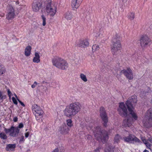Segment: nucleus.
Wrapping results in <instances>:
<instances>
[{
    "mask_svg": "<svg viewBox=\"0 0 152 152\" xmlns=\"http://www.w3.org/2000/svg\"><path fill=\"white\" fill-rule=\"evenodd\" d=\"M81 105L80 103L75 102L67 107L64 110V114L69 117L75 115L81 109Z\"/></svg>",
    "mask_w": 152,
    "mask_h": 152,
    "instance_id": "f257e3e1",
    "label": "nucleus"
},
{
    "mask_svg": "<svg viewBox=\"0 0 152 152\" xmlns=\"http://www.w3.org/2000/svg\"><path fill=\"white\" fill-rule=\"evenodd\" d=\"M93 132L95 137L99 142L104 143L108 139L107 132L105 130H102L99 126L95 128Z\"/></svg>",
    "mask_w": 152,
    "mask_h": 152,
    "instance_id": "f03ea898",
    "label": "nucleus"
},
{
    "mask_svg": "<svg viewBox=\"0 0 152 152\" xmlns=\"http://www.w3.org/2000/svg\"><path fill=\"white\" fill-rule=\"evenodd\" d=\"M137 96H133L129 98V100L126 103V104L127 107L129 114L132 115V118L135 120H137V116L133 110L134 109V105L137 103Z\"/></svg>",
    "mask_w": 152,
    "mask_h": 152,
    "instance_id": "7ed1b4c3",
    "label": "nucleus"
},
{
    "mask_svg": "<svg viewBox=\"0 0 152 152\" xmlns=\"http://www.w3.org/2000/svg\"><path fill=\"white\" fill-rule=\"evenodd\" d=\"M53 63L56 67L62 70L65 69L68 67V64L67 62L60 58H54L53 60Z\"/></svg>",
    "mask_w": 152,
    "mask_h": 152,
    "instance_id": "20e7f679",
    "label": "nucleus"
},
{
    "mask_svg": "<svg viewBox=\"0 0 152 152\" xmlns=\"http://www.w3.org/2000/svg\"><path fill=\"white\" fill-rule=\"evenodd\" d=\"M126 105L124 103L121 102L119 104L118 111L120 115L123 117L127 116L128 113Z\"/></svg>",
    "mask_w": 152,
    "mask_h": 152,
    "instance_id": "39448f33",
    "label": "nucleus"
},
{
    "mask_svg": "<svg viewBox=\"0 0 152 152\" xmlns=\"http://www.w3.org/2000/svg\"><path fill=\"white\" fill-rule=\"evenodd\" d=\"M145 115L148 121L146 122L143 121V123L147 127L150 126L152 124V109H150L148 110L145 113Z\"/></svg>",
    "mask_w": 152,
    "mask_h": 152,
    "instance_id": "423d86ee",
    "label": "nucleus"
},
{
    "mask_svg": "<svg viewBox=\"0 0 152 152\" xmlns=\"http://www.w3.org/2000/svg\"><path fill=\"white\" fill-rule=\"evenodd\" d=\"M4 131L6 133H10V135L13 137L18 136L19 133L20 129L18 127L12 126L10 129L5 128Z\"/></svg>",
    "mask_w": 152,
    "mask_h": 152,
    "instance_id": "0eeeda50",
    "label": "nucleus"
},
{
    "mask_svg": "<svg viewBox=\"0 0 152 152\" xmlns=\"http://www.w3.org/2000/svg\"><path fill=\"white\" fill-rule=\"evenodd\" d=\"M121 48V42H113L111 46V51L113 55L118 54V52Z\"/></svg>",
    "mask_w": 152,
    "mask_h": 152,
    "instance_id": "6e6552de",
    "label": "nucleus"
},
{
    "mask_svg": "<svg viewBox=\"0 0 152 152\" xmlns=\"http://www.w3.org/2000/svg\"><path fill=\"white\" fill-rule=\"evenodd\" d=\"M45 10V12L48 15L53 17L56 14L57 12V7L54 5H52L50 7H46Z\"/></svg>",
    "mask_w": 152,
    "mask_h": 152,
    "instance_id": "1a4fd4ad",
    "label": "nucleus"
},
{
    "mask_svg": "<svg viewBox=\"0 0 152 152\" xmlns=\"http://www.w3.org/2000/svg\"><path fill=\"white\" fill-rule=\"evenodd\" d=\"M100 115L103 121V125L105 127L107 126L108 118L107 115L104 108L103 107H101L100 108Z\"/></svg>",
    "mask_w": 152,
    "mask_h": 152,
    "instance_id": "9d476101",
    "label": "nucleus"
},
{
    "mask_svg": "<svg viewBox=\"0 0 152 152\" xmlns=\"http://www.w3.org/2000/svg\"><path fill=\"white\" fill-rule=\"evenodd\" d=\"M140 41L142 47L144 48L150 44L151 40L147 36L145 35L141 37Z\"/></svg>",
    "mask_w": 152,
    "mask_h": 152,
    "instance_id": "9b49d317",
    "label": "nucleus"
},
{
    "mask_svg": "<svg viewBox=\"0 0 152 152\" xmlns=\"http://www.w3.org/2000/svg\"><path fill=\"white\" fill-rule=\"evenodd\" d=\"M33 111L34 113L35 114V117L37 119H38V116H41L43 113V111L41 108L38 106L37 104H34L32 107Z\"/></svg>",
    "mask_w": 152,
    "mask_h": 152,
    "instance_id": "f8f14e48",
    "label": "nucleus"
},
{
    "mask_svg": "<svg viewBox=\"0 0 152 152\" xmlns=\"http://www.w3.org/2000/svg\"><path fill=\"white\" fill-rule=\"evenodd\" d=\"M121 74H123L127 78L132 80L133 78V75L132 70L130 68H127L126 70H123L121 72Z\"/></svg>",
    "mask_w": 152,
    "mask_h": 152,
    "instance_id": "ddd939ff",
    "label": "nucleus"
},
{
    "mask_svg": "<svg viewBox=\"0 0 152 152\" xmlns=\"http://www.w3.org/2000/svg\"><path fill=\"white\" fill-rule=\"evenodd\" d=\"M124 140L125 141L130 143L140 142L139 139L133 135H130L128 137L125 138Z\"/></svg>",
    "mask_w": 152,
    "mask_h": 152,
    "instance_id": "4468645a",
    "label": "nucleus"
},
{
    "mask_svg": "<svg viewBox=\"0 0 152 152\" xmlns=\"http://www.w3.org/2000/svg\"><path fill=\"white\" fill-rule=\"evenodd\" d=\"M8 10V12L6 15V18L8 20H12L15 16L14 9L12 7L9 6Z\"/></svg>",
    "mask_w": 152,
    "mask_h": 152,
    "instance_id": "2eb2a0df",
    "label": "nucleus"
},
{
    "mask_svg": "<svg viewBox=\"0 0 152 152\" xmlns=\"http://www.w3.org/2000/svg\"><path fill=\"white\" fill-rule=\"evenodd\" d=\"M69 130V128L66 124H62L59 128L58 131L60 133L62 134H67Z\"/></svg>",
    "mask_w": 152,
    "mask_h": 152,
    "instance_id": "dca6fc26",
    "label": "nucleus"
},
{
    "mask_svg": "<svg viewBox=\"0 0 152 152\" xmlns=\"http://www.w3.org/2000/svg\"><path fill=\"white\" fill-rule=\"evenodd\" d=\"M132 118L127 116V117L124 120L122 125L125 127H129L132 125Z\"/></svg>",
    "mask_w": 152,
    "mask_h": 152,
    "instance_id": "f3484780",
    "label": "nucleus"
},
{
    "mask_svg": "<svg viewBox=\"0 0 152 152\" xmlns=\"http://www.w3.org/2000/svg\"><path fill=\"white\" fill-rule=\"evenodd\" d=\"M40 2L38 0H35L32 4V8L34 11L37 12L38 11L42 5Z\"/></svg>",
    "mask_w": 152,
    "mask_h": 152,
    "instance_id": "a211bd4d",
    "label": "nucleus"
},
{
    "mask_svg": "<svg viewBox=\"0 0 152 152\" xmlns=\"http://www.w3.org/2000/svg\"><path fill=\"white\" fill-rule=\"evenodd\" d=\"M89 43L86 39L80 40L78 46L82 48H85L88 46Z\"/></svg>",
    "mask_w": 152,
    "mask_h": 152,
    "instance_id": "6ab92c4d",
    "label": "nucleus"
},
{
    "mask_svg": "<svg viewBox=\"0 0 152 152\" xmlns=\"http://www.w3.org/2000/svg\"><path fill=\"white\" fill-rule=\"evenodd\" d=\"M83 0H72L71 2V5L73 8H77Z\"/></svg>",
    "mask_w": 152,
    "mask_h": 152,
    "instance_id": "aec40b11",
    "label": "nucleus"
},
{
    "mask_svg": "<svg viewBox=\"0 0 152 152\" xmlns=\"http://www.w3.org/2000/svg\"><path fill=\"white\" fill-rule=\"evenodd\" d=\"M42 4L45 7H50L52 5H54L52 3V0H43V1L42 2Z\"/></svg>",
    "mask_w": 152,
    "mask_h": 152,
    "instance_id": "412c9836",
    "label": "nucleus"
},
{
    "mask_svg": "<svg viewBox=\"0 0 152 152\" xmlns=\"http://www.w3.org/2000/svg\"><path fill=\"white\" fill-rule=\"evenodd\" d=\"M31 47L30 46H27L25 50L24 54L26 57L30 56L31 54Z\"/></svg>",
    "mask_w": 152,
    "mask_h": 152,
    "instance_id": "4be33fe9",
    "label": "nucleus"
},
{
    "mask_svg": "<svg viewBox=\"0 0 152 152\" xmlns=\"http://www.w3.org/2000/svg\"><path fill=\"white\" fill-rule=\"evenodd\" d=\"M65 18L68 20H71L73 17V15L71 12L67 11L64 15Z\"/></svg>",
    "mask_w": 152,
    "mask_h": 152,
    "instance_id": "5701e85b",
    "label": "nucleus"
},
{
    "mask_svg": "<svg viewBox=\"0 0 152 152\" xmlns=\"http://www.w3.org/2000/svg\"><path fill=\"white\" fill-rule=\"evenodd\" d=\"M33 61L36 63H38L40 62V56L38 53L37 52L35 53V57L33 59Z\"/></svg>",
    "mask_w": 152,
    "mask_h": 152,
    "instance_id": "b1692460",
    "label": "nucleus"
},
{
    "mask_svg": "<svg viewBox=\"0 0 152 152\" xmlns=\"http://www.w3.org/2000/svg\"><path fill=\"white\" fill-rule=\"evenodd\" d=\"M15 148V145L9 144L7 145V146L6 148V149L7 151H12L14 150Z\"/></svg>",
    "mask_w": 152,
    "mask_h": 152,
    "instance_id": "393cba45",
    "label": "nucleus"
},
{
    "mask_svg": "<svg viewBox=\"0 0 152 152\" xmlns=\"http://www.w3.org/2000/svg\"><path fill=\"white\" fill-rule=\"evenodd\" d=\"M121 38L119 35L118 34H116L113 37V42H121Z\"/></svg>",
    "mask_w": 152,
    "mask_h": 152,
    "instance_id": "a878e982",
    "label": "nucleus"
},
{
    "mask_svg": "<svg viewBox=\"0 0 152 152\" xmlns=\"http://www.w3.org/2000/svg\"><path fill=\"white\" fill-rule=\"evenodd\" d=\"M6 71V69L4 66L0 63V75L4 74Z\"/></svg>",
    "mask_w": 152,
    "mask_h": 152,
    "instance_id": "bb28decb",
    "label": "nucleus"
},
{
    "mask_svg": "<svg viewBox=\"0 0 152 152\" xmlns=\"http://www.w3.org/2000/svg\"><path fill=\"white\" fill-rule=\"evenodd\" d=\"M128 18L131 20H133L135 18V13L133 12H130L128 14Z\"/></svg>",
    "mask_w": 152,
    "mask_h": 152,
    "instance_id": "cd10ccee",
    "label": "nucleus"
},
{
    "mask_svg": "<svg viewBox=\"0 0 152 152\" xmlns=\"http://www.w3.org/2000/svg\"><path fill=\"white\" fill-rule=\"evenodd\" d=\"M80 77L81 79L84 82H86L87 81L86 76L84 74L81 73L80 75Z\"/></svg>",
    "mask_w": 152,
    "mask_h": 152,
    "instance_id": "c85d7f7f",
    "label": "nucleus"
},
{
    "mask_svg": "<svg viewBox=\"0 0 152 152\" xmlns=\"http://www.w3.org/2000/svg\"><path fill=\"white\" fill-rule=\"evenodd\" d=\"M121 139L120 136L119 135L117 134L115 136L114 140L115 142H118Z\"/></svg>",
    "mask_w": 152,
    "mask_h": 152,
    "instance_id": "c756f323",
    "label": "nucleus"
},
{
    "mask_svg": "<svg viewBox=\"0 0 152 152\" xmlns=\"http://www.w3.org/2000/svg\"><path fill=\"white\" fill-rule=\"evenodd\" d=\"M66 122L67 123V125L69 127V128H70L71 126H72V121L71 119H69L67 120L66 121Z\"/></svg>",
    "mask_w": 152,
    "mask_h": 152,
    "instance_id": "7c9ffc66",
    "label": "nucleus"
},
{
    "mask_svg": "<svg viewBox=\"0 0 152 152\" xmlns=\"http://www.w3.org/2000/svg\"><path fill=\"white\" fill-rule=\"evenodd\" d=\"M0 137L3 139H6L7 138V135L4 133H0Z\"/></svg>",
    "mask_w": 152,
    "mask_h": 152,
    "instance_id": "2f4dec72",
    "label": "nucleus"
},
{
    "mask_svg": "<svg viewBox=\"0 0 152 152\" xmlns=\"http://www.w3.org/2000/svg\"><path fill=\"white\" fill-rule=\"evenodd\" d=\"M42 22H43L42 25L43 26H44L46 24V18H45V17L43 15H42Z\"/></svg>",
    "mask_w": 152,
    "mask_h": 152,
    "instance_id": "473e14b6",
    "label": "nucleus"
},
{
    "mask_svg": "<svg viewBox=\"0 0 152 152\" xmlns=\"http://www.w3.org/2000/svg\"><path fill=\"white\" fill-rule=\"evenodd\" d=\"M99 48V47L98 45H93L92 47V49L94 51L98 50Z\"/></svg>",
    "mask_w": 152,
    "mask_h": 152,
    "instance_id": "72a5a7b5",
    "label": "nucleus"
},
{
    "mask_svg": "<svg viewBox=\"0 0 152 152\" xmlns=\"http://www.w3.org/2000/svg\"><path fill=\"white\" fill-rule=\"evenodd\" d=\"M6 98L5 95H2V92L1 91H0V100H3Z\"/></svg>",
    "mask_w": 152,
    "mask_h": 152,
    "instance_id": "f704fd0d",
    "label": "nucleus"
},
{
    "mask_svg": "<svg viewBox=\"0 0 152 152\" xmlns=\"http://www.w3.org/2000/svg\"><path fill=\"white\" fill-rule=\"evenodd\" d=\"M12 99L14 103L17 105L18 104V102L13 97L12 98Z\"/></svg>",
    "mask_w": 152,
    "mask_h": 152,
    "instance_id": "c9c22d12",
    "label": "nucleus"
},
{
    "mask_svg": "<svg viewBox=\"0 0 152 152\" xmlns=\"http://www.w3.org/2000/svg\"><path fill=\"white\" fill-rule=\"evenodd\" d=\"M145 144L147 147L148 148L150 149L151 151V149L150 148L151 144L149 143H148V142H147V143H145Z\"/></svg>",
    "mask_w": 152,
    "mask_h": 152,
    "instance_id": "e433bc0d",
    "label": "nucleus"
},
{
    "mask_svg": "<svg viewBox=\"0 0 152 152\" xmlns=\"http://www.w3.org/2000/svg\"><path fill=\"white\" fill-rule=\"evenodd\" d=\"M24 141V137L23 136H22L21 137L19 141L20 143H22V142H23Z\"/></svg>",
    "mask_w": 152,
    "mask_h": 152,
    "instance_id": "4c0bfd02",
    "label": "nucleus"
},
{
    "mask_svg": "<svg viewBox=\"0 0 152 152\" xmlns=\"http://www.w3.org/2000/svg\"><path fill=\"white\" fill-rule=\"evenodd\" d=\"M37 83L36 82H34V84L31 86V87L34 88L37 85Z\"/></svg>",
    "mask_w": 152,
    "mask_h": 152,
    "instance_id": "58836bf2",
    "label": "nucleus"
},
{
    "mask_svg": "<svg viewBox=\"0 0 152 152\" xmlns=\"http://www.w3.org/2000/svg\"><path fill=\"white\" fill-rule=\"evenodd\" d=\"M7 93H8V96L10 98L11 97V94H12L11 93V92L10 91L9 89L7 90Z\"/></svg>",
    "mask_w": 152,
    "mask_h": 152,
    "instance_id": "ea45409f",
    "label": "nucleus"
},
{
    "mask_svg": "<svg viewBox=\"0 0 152 152\" xmlns=\"http://www.w3.org/2000/svg\"><path fill=\"white\" fill-rule=\"evenodd\" d=\"M17 100L22 106H23V107H24L25 106V105H24V103L21 101H20L19 99H17Z\"/></svg>",
    "mask_w": 152,
    "mask_h": 152,
    "instance_id": "a19ab883",
    "label": "nucleus"
},
{
    "mask_svg": "<svg viewBox=\"0 0 152 152\" xmlns=\"http://www.w3.org/2000/svg\"><path fill=\"white\" fill-rule=\"evenodd\" d=\"M23 124L22 123H20L19 126H18V127H18V129H19V128H22L23 127Z\"/></svg>",
    "mask_w": 152,
    "mask_h": 152,
    "instance_id": "79ce46f5",
    "label": "nucleus"
},
{
    "mask_svg": "<svg viewBox=\"0 0 152 152\" xmlns=\"http://www.w3.org/2000/svg\"><path fill=\"white\" fill-rule=\"evenodd\" d=\"M111 149L110 148H106L105 149V152H111Z\"/></svg>",
    "mask_w": 152,
    "mask_h": 152,
    "instance_id": "37998d69",
    "label": "nucleus"
},
{
    "mask_svg": "<svg viewBox=\"0 0 152 152\" xmlns=\"http://www.w3.org/2000/svg\"><path fill=\"white\" fill-rule=\"evenodd\" d=\"M141 139L143 141V142L145 144L147 143V141L145 139H144V138H141Z\"/></svg>",
    "mask_w": 152,
    "mask_h": 152,
    "instance_id": "c03bdc74",
    "label": "nucleus"
},
{
    "mask_svg": "<svg viewBox=\"0 0 152 152\" xmlns=\"http://www.w3.org/2000/svg\"><path fill=\"white\" fill-rule=\"evenodd\" d=\"M79 58H77L76 59V60H75V63L76 64H77L79 63Z\"/></svg>",
    "mask_w": 152,
    "mask_h": 152,
    "instance_id": "a18cd8bd",
    "label": "nucleus"
},
{
    "mask_svg": "<svg viewBox=\"0 0 152 152\" xmlns=\"http://www.w3.org/2000/svg\"><path fill=\"white\" fill-rule=\"evenodd\" d=\"M13 121L15 122H16L18 121V118L17 117H15L13 118Z\"/></svg>",
    "mask_w": 152,
    "mask_h": 152,
    "instance_id": "49530a36",
    "label": "nucleus"
},
{
    "mask_svg": "<svg viewBox=\"0 0 152 152\" xmlns=\"http://www.w3.org/2000/svg\"><path fill=\"white\" fill-rule=\"evenodd\" d=\"M52 152H59V150L58 148H56Z\"/></svg>",
    "mask_w": 152,
    "mask_h": 152,
    "instance_id": "de8ad7c7",
    "label": "nucleus"
},
{
    "mask_svg": "<svg viewBox=\"0 0 152 152\" xmlns=\"http://www.w3.org/2000/svg\"><path fill=\"white\" fill-rule=\"evenodd\" d=\"M95 152H99V148H97L94 151Z\"/></svg>",
    "mask_w": 152,
    "mask_h": 152,
    "instance_id": "09e8293b",
    "label": "nucleus"
},
{
    "mask_svg": "<svg viewBox=\"0 0 152 152\" xmlns=\"http://www.w3.org/2000/svg\"><path fill=\"white\" fill-rule=\"evenodd\" d=\"M29 135V133L28 132H27L25 134V137H27Z\"/></svg>",
    "mask_w": 152,
    "mask_h": 152,
    "instance_id": "8fccbe9b",
    "label": "nucleus"
},
{
    "mask_svg": "<svg viewBox=\"0 0 152 152\" xmlns=\"http://www.w3.org/2000/svg\"><path fill=\"white\" fill-rule=\"evenodd\" d=\"M148 140L151 143H152V138H151V139L149 138Z\"/></svg>",
    "mask_w": 152,
    "mask_h": 152,
    "instance_id": "3c124183",
    "label": "nucleus"
},
{
    "mask_svg": "<svg viewBox=\"0 0 152 152\" xmlns=\"http://www.w3.org/2000/svg\"><path fill=\"white\" fill-rule=\"evenodd\" d=\"M143 152H149V151H148V150H145Z\"/></svg>",
    "mask_w": 152,
    "mask_h": 152,
    "instance_id": "603ef678",
    "label": "nucleus"
},
{
    "mask_svg": "<svg viewBox=\"0 0 152 152\" xmlns=\"http://www.w3.org/2000/svg\"><path fill=\"white\" fill-rule=\"evenodd\" d=\"M14 95L15 97L17 99L18 98L17 95L15 94Z\"/></svg>",
    "mask_w": 152,
    "mask_h": 152,
    "instance_id": "864d4df0",
    "label": "nucleus"
},
{
    "mask_svg": "<svg viewBox=\"0 0 152 152\" xmlns=\"http://www.w3.org/2000/svg\"><path fill=\"white\" fill-rule=\"evenodd\" d=\"M123 1H126V0H122Z\"/></svg>",
    "mask_w": 152,
    "mask_h": 152,
    "instance_id": "5fc2aeb1",
    "label": "nucleus"
}]
</instances>
